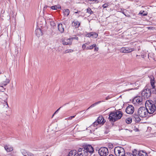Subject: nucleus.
<instances>
[{
    "instance_id": "nucleus-35",
    "label": "nucleus",
    "mask_w": 156,
    "mask_h": 156,
    "mask_svg": "<svg viewBox=\"0 0 156 156\" xmlns=\"http://www.w3.org/2000/svg\"><path fill=\"white\" fill-rule=\"evenodd\" d=\"M71 39V41L73 42V39H76V40H78V37H72L70 38Z\"/></svg>"
},
{
    "instance_id": "nucleus-33",
    "label": "nucleus",
    "mask_w": 156,
    "mask_h": 156,
    "mask_svg": "<svg viewBox=\"0 0 156 156\" xmlns=\"http://www.w3.org/2000/svg\"><path fill=\"white\" fill-rule=\"evenodd\" d=\"M108 147L109 148L112 149L113 148V145L111 143H109L108 144Z\"/></svg>"
},
{
    "instance_id": "nucleus-11",
    "label": "nucleus",
    "mask_w": 156,
    "mask_h": 156,
    "mask_svg": "<svg viewBox=\"0 0 156 156\" xmlns=\"http://www.w3.org/2000/svg\"><path fill=\"white\" fill-rule=\"evenodd\" d=\"M134 108L132 105H129L126 109V112L128 114H132L134 112Z\"/></svg>"
},
{
    "instance_id": "nucleus-14",
    "label": "nucleus",
    "mask_w": 156,
    "mask_h": 156,
    "mask_svg": "<svg viewBox=\"0 0 156 156\" xmlns=\"http://www.w3.org/2000/svg\"><path fill=\"white\" fill-rule=\"evenodd\" d=\"M98 34L96 32H92L89 33L87 34L86 35V37H92L94 38H96L98 36Z\"/></svg>"
},
{
    "instance_id": "nucleus-4",
    "label": "nucleus",
    "mask_w": 156,
    "mask_h": 156,
    "mask_svg": "<svg viewBox=\"0 0 156 156\" xmlns=\"http://www.w3.org/2000/svg\"><path fill=\"white\" fill-rule=\"evenodd\" d=\"M114 153L116 156H124L125 155L124 149L120 147H115L114 149Z\"/></svg>"
},
{
    "instance_id": "nucleus-49",
    "label": "nucleus",
    "mask_w": 156,
    "mask_h": 156,
    "mask_svg": "<svg viewBox=\"0 0 156 156\" xmlns=\"http://www.w3.org/2000/svg\"><path fill=\"white\" fill-rule=\"evenodd\" d=\"M110 98L109 97V96H108L105 98V99L106 100H107L108 99H109Z\"/></svg>"
},
{
    "instance_id": "nucleus-24",
    "label": "nucleus",
    "mask_w": 156,
    "mask_h": 156,
    "mask_svg": "<svg viewBox=\"0 0 156 156\" xmlns=\"http://www.w3.org/2000/svg\"><path fill=\"white\" fill-rule=\"evenodd\" d=\"M132 122V118L131 117L128 118L125 120L126 122L128 124H130Z\"/></svg>"
},
{
    "instance_id": "nucleus-34",
    "label": "nucleus",
    "mask_w": 156,
    "mask_h": 156,
    "mask_svg": "<svg viewBox=\"0 0 156 156\" xmlns=\"http://www.w3.org/2000/svg\"><path fill=\"white\" fill-rule=\"evenodd\" d=\"M124 156H132V154L129 152H126Z\"/></svg>"
},
{
    "instance_id": "nucleus-59",
    "label": "nucleus",
    "mask_w": 156,
    "mask_h": 156,
    "mask_svg": "<svg viewBox=\"0 0 156 156\" xmlns=\"http://www.w3.org/2000/svg\"><path fill=\"white\" fill-rule=\"evenodd\" d=\"M46 156H48V155H46Z\"/></svg>"
},
{
    "instance_id": "nucleus-40",
    "label": "nucleus",
    "mask_w": 156,
    "mask_h": 156,
    "mask_svg": "<svg viewBox=\"0 0 156 156\" xmlns=\"http://www.w3.org/2000/svg\"><path fill=\"white\" fill-rule=\"evenodd\" d=\"M50 24L53 27H54L55 26V24L54 22H51Z\"/></svg>"
},
{
    "instance_id": "nucleus-36",
    "label": "nucleus",
    "mask_w": 156,
    "mask_h": 156,
    "mask_svg": "<svg viewBox=\"0 0 156 156\" xmlns=\"http://www.w3.org/2000/svg\"><path fill=\"white\" fill-rule=\"evenodd\" d=\"M99 123L98 122H97L96 121L94 122L92 124V125H93L94 126H96L98 125Z\"/></svg>"
},
{
    "instance_id": "nucleus-53",
    "label": "nucleus",
    "mask_w": 156,
    "mask_h": 156,
    "mask_svg": "<svg viewBox=\"0 0 156 156\" xmlns=\"http://www.w3.org/2000/svg\"><path fill=\"white\" fill-rule=\"evenodd\" d=\"M109 156H114L112 154H110Z\"/></svg>"
},
{
    "instance_id": "nucleus-29",
    "label": "nucleus",
    "mask_w": 156,
    "mask_h": 156,
    "mask_svg": "<svg viewBox=\"0 0 156 156\" xmlns=\"http://www.w3.org/2000/svg\"><path fill=\"white\" fill-rule=\"evenodd\" d=\"M87 12L89 13L90 14V15L93 13V12L91 10L90 8H88L87 9Z\"/></svg>"
},
{
    "instance_id": "nucleus-17",
    "label": "nucleus",
    "mask_w": 156,
    "mask_h": 156,
    "mask_svg": "<svg viewBox=\"0 0 156 156\" xmlns=\"http://www.w3.org/2000/svg\"><path fill=\"white\" fill-rule=\"evenodd\" d=\"M137 156H148L147 153L144 150L140 151L138 153Z\"/></svg>"
},
{
    "instance_id": "nucleus-30",
    "label": "nucleus",
    "mask_w": 156,
    "mask_h": 156,
    "mask_svg": "<svg viewBox=\"0 0 156 156\" xmlns=\"http://www.w3.org/2000/svg\"><path fill=\"white\" fill-rule=\"evenodd\" d=\"M110 5L109 3H107L102 5V7L104 8H106L108 7V6Z\"/></svg>"
},
{
    "instance_id": "nucleus-7",
    "label": "nucleus",
    "mask_w": 156,
    "mask_h": 156,
    "mask_svg": "<svg viewBox=\"0 0 156 156\" xmlns=\"http://www.w3.org/2000/svg\"><path fill=\"white\" fill-rule=\"evenodd\" d=\"M0 87L2 88L1 89V90L2 92H3V94L2 95H0V98L2 99L3 101L8 106L7 100L8 98V96L6 94L3 93L4 91L5 90V88H4L3 87V86H1Z\"/></svg>"
},
{
    "instance_id": "nucleus-21",
    "label": "nucleus",
    "mask_w": 156,
    "mask_h": 156,
    "mask_svg": "<svg viewBox=\"0 0 156 156\" xmlns=\"http://www.w3.org/2000/svg\"><path fill=\"white\" fill-rule=\"evenodd\" d=\"M9 80L6 79L5 81L2 82L1 84L2 85V86H5L9 83Z\"/></svg>"
},
{
    "instance_id": "nucleus-38",
    "label": "nucleus",
    "mask_w": 156,
    "mask_h": 156,
    "mask_svg": "<svg viewBox=\"0 0 156 156\" xmlns=\"http://www.w3.org/2000/svg\"><path fill=\"white\" fill-rule=\"evenodd\" d=\"M102 120L101 121V124L103 125L106 121L103 117Z\"/></svg>"
},
{
    "instance_id": "nucleus-2",
    "label": "nucleus",
    "mask_w": 156,
    "mask_h": 156,
    "mask_svg": "<svg viewBox=\"0 0 156 156\" xmlns=\"http://www.w3.org/2000/svg\"><path fill=\"white\" fill-rule=\"evenodd\" d=\"M122 115V113L120 111H112L110 112L109 115L108 119L110 121L113 122L120 119Z\"/></svg>"
},
{
    "instance_id": "nucleus-19",
    "label": "nucleus",
    "mask_w": 156,
    "mask_h": 156,
    "mask_svg": "<svg viewBox=\"0 0 156 156\" xmlns=\"http://www.w3.org/2000/svg\"><path fill=\"white\" fill-rule=\"evenodd\" d=\"M5 149L7 152H11L13 150V147L9 145H6L5 147Z\"/></svg>"
},
{
    "instance_id": "nucleus-10",
    "label": "nucleus",
    "mask_w": 156,
    "mask_h": 156,
    "mask_svg": "<svg viewBox=\"0 0 156 156\" xmlns=\"http://www.w3.org/2000/svg\"><path fill=\"white\" fill-rule=\"evenodd\" d=\"M85 151L84 147L79 148L77 151L78 156H87L88 155V152Z\"/></svg>"
},
{
    "instance_id": "nucleus-46",
    "label": "nucleus",
    "mask_w": 156,
    "mask_h": 156,
    "mask_svg": "<svg viewBox=\"0 0 156 156\" xmlns=\"http://www.w3.org/2000/svg\"><path fill=\"white\" fill-rule=\"evenodd\" d=\"M49 7V6H47V5H45V6L44 7V8H43V11H44V10H45V9H46L47 8H48V7Z\"/></svg>"
},
{
    "instance_id": "nucleus-44",
    "label": "nucleus",
    "mask_w": 156,
    "mask_h": 156,
    "mask_svg": "<svg viewBox=\"0 0 156 156\" xmlns=\"http://www.w3.org/2000/svg\"><path fill=\"white\" fill-rule=\"evenodd\" d=\"M75 116H75H70L68 118H67V119H70V120H71V119H72L73 118H74Z\"/></svg>"
},
{
    "instance_id": "nucleus-20",
    "label": "nucleus",
    "mask_w": 156,
    "mask_h": 156,
    "mask_svg": "<svg viewBox=\"0 0 156 156\" xmlns=\"http://www.w3.org/2000/svg\"><path fill=\"white\" fill-rule=\"evenodd\" d=\"M63 15L65 16H68L70 13V11L68 9H64L63 10Z\"/></svg>"
},
{
    "instance_id": "nucleus-3",
    "label": "nucleus",
    "mask_w": 156,
    "mask_h": 156,
    "mask_svg": "<svg viewBox=\"0 0 156 156\" xmlns=\"http://www.w3.org/2000/svg\"><path fill=\"white\" fill-rule=\"evenodd\" d=\"M145 106L147 108L149 114H152L156 112V107L153 101L151 100L148 101L146 102Z\"/></svg>"
},
{
    "instance_id": "nucleus-12",
    "label": "nucleus",
    "mask_w": 156,
    "mask_h": 156,
    "mask_svg": "<svg viewBox=\"0 0 156 156\" xmlns=\"http://www.w3.org/2000/svg\"><path fill=\"white\" fill-rule=\"evenodd\" d=\"M84 150L85 151H87L88 154L89 153H92L94 151V148L93 147L90 145H86L84 147Z\"/></svg>"
},
{
    "instance_id": "nucleus-16",
    "label": "nucleus",
    "mask_w": 156,
    "mask_h": 156,
    "mask_svg": "<svg viewBox=\"0 0 156 156\" xmlns=\"http://www.w3.org/2000/svg\"><path fill=\"white\" fill-rule=\"evenodd\" d=\"M36 35L37 37H39L43 35L42 30L40 28L36 29L35 31Z\"/></svg>"
},
{
    "instance_id": "nucleus-45",
    "label": "nucleus",
    "mask_w": 156,
    "mask_h": 156,
    "mask_svg": "<svg viewBox=\"0 0 156 156\" xmlns=\"http://www.w3.org/2000/svg\"><path fill=\"white\" fill-rule=\"evenodd\" d=\"M86 44H84L83 45L82 47V48L83 49H85V48H86Z\"/></svg>"
},
{
    "instance_id": "nucleus-41",
    "label": "nucleus",
    "mask_w": 156,
    "mask_h": 156,
    "mask_svg": "<svg viewBox=\"0 0 156 156\" xmlns=\"http://www.w3.org/2000/svg\"><path fill=\"white\" fill-rule=\"evenodd\" d=\"M151 85L152 87H154V81H151Z\"/></svg>"
},
{
    "instance_id": "nucleus-8",
    "label": "nucleus",
    "mask_w": 156,
    "mask_h": 156,
    "mask_svg": "<svg viewBox=\"0 0 156 156\" xmlns=\"http://www.w3.org/2000/svg\"><path fill=\"white\" fill-rule=\"evenodd\" d=\"M143 98L138 96L134 98L133 100V103L136 105H140L143 104Z\"/></svg>"
},
{
    "instance_id": "nucleus-39",
    "label": "nucleus",
    "mask_w": 156,
    "mask_h": 156,
    "mask_svg": "<svg viewBox=\"0 0 156 156\" xmlns=\"http://www.w3.org/2000/svg\"><path fill=\"white\" fill-rule=\"evenodd\" d=\"M105 125H106L105 127L106 129H108L109 127L110 126L108 124V123H106V124H105Z\"/></svg>"
},
{
    "instance_id": "nucleus-25",
    "label": "nucleus",
    "mask_w": 156,
    "mask_h": 156,
    "mask_svg": "<svg viewBox=\"0 0 156 156\" xmlns=\"http://www.w3.org/2000/svg\"><path fill=\"white\" fill-rule=\"evenodd\" d=\"M139 151H137L136 149H134L132 151V156H137L138 152Z\"/></svg>"
},
{
    "instance_id": "nucleus-55",
    "label": "nucleus",
    "mask_w": 156,
    "mask_h": 156,
    "mask_svg": "<svg viewBox=\"0 0 156 156\" xmlns=\"http://www.w3.org/2000/svg\"><path fill=\"white\" fill-rule=\"evenodd\" d=\"M54 114H53V115H52V117H53V116H54Z\"/></svg>"
},
{
    "instance_id": "nucleus-13",
    "label": "nucleus",
    "mask_w": 156,
    "mask_h": 156,
    "mask_svg": "<svg viewBox=\"0 0 156 156\" xmlns=\"http://www.w3.org/2000/svg\"><path fill=\"white\" fill-rule=\"evenodd\" d=\"M62 44L64 45H72V43L70 38L68 39L64 38L62 40Z\"/></svg>"
},
{
    "instance_id": "nucleus-15",
    "label": "nucleus",
    "mask_w": 156,
    "mask_h": 156,
    "mask_svg": "<svg viewBox=\"0 0 156 156\" xmlns=\"http://www.w3.org/2000/svg\"><path fill=\"white\" fill-rule=\"evenodd\" d=\"M67 156H78V154L76 150H72L69 152Z\"/></svg>"
},
{
    "instance_id": "nucleus-54",
    "label": "nucleus",
    "mask_w": 156,
    "mask_h": 156,
    "mask_svg": "<svg viewBox=\"0 0 156 156\" xmlns=\"http://www.w3.org/2000/svg\"><path fill=\"white\" fill-rule=\"evenodd\" d=\"M23 156H27V155L25 154H23Z\"/></svg>"
},
{
    "instance_id": "nucleus-58",
    "label": "nucleus",
    "mask_w": 156,
    "mask_h": 156,
    "mask_svg": "<svg viewBox=\"0 0 156 156\" xmlns=\"http://www.w3.org/2000/svg\"><path fill=\"white\" fill-rule=\"evenodd\" d=\"M138 56V55H136V56Z\"/></svg>"
},
{
    "instance_id": "nucleus-37",
    "label": "nucleus",
    "mask_w": 156,
    "mask_h": 156,
    "mask_svg": "<svg viewBox=\"0 0 156 156\" xmlns=\"http://www.w3.org/2000/svg\"><path fill=\"white\" fill-rule=\"evenodd\" d=\"M67 104L66 103V104H64V105H63V106H62V107H60L59 108H58V109H57V110L54 113V114H55L58 111H59V110L60 109V108H61L62 107H63V106H64L66 105Z\"/></svg>"
},
{
    "instance_id": "nucleus-1",
    "label": "nucleus",
    "mask_w": 156,
    "mask_h": 156,
    "mask_svg": "<svg viewBox=\"0 0 156 156\" xmlns=\"http://www.w3.org/2000/svg\"><path fill=\"white\" fill-rule=\"evenodd\" d=\"M148 114L149 112L146 107H141L138 109L137 113L135 112L133 115V119L136 122H139L141 121L140 117H145L148 116Z\"/></svg>"
},
{
    "instance_id": "nucleus-47",
    "label": "nucleus",
    "mask_w": 156,
    "mask_h": 156,
    "mask_svg": "<svg viewBox=\"0 0 156 156\" xmlns=\"http://www.w3.org/2000/svg\"><path fill=\"white\" fill-rule=\"evenodd\" d=\"M28 156H34V155L31 153H29L28 154Z\"/></svg>"
},
{
    "instance_id": "nucleus-26",
    "label": "nucleus",
    "mask_w": 156,
    "mask_h": 156,
    "mask_svg": "<svg viewBox=\"0 0 156 156\" xmlns=\"http://www.w3.org/2000/svg\"><path fill=\"white\" fill-rule=\"evenodd\" d=\"M103 118V117L102 116H99L98 118L96 121L98 122L99 124H101V120Z\"/></svg>"
},
{
    "instance_id": "nucleus-31",
    "label": "nucleus",
    "mask_w": 156,
    "mask_h": 156,
    "mask_svg": "<svg viewBox=\"0 0 156 156\" xmlns=\"http://www.w3.org/2000/svg\"><path fill=\"white\" fill-rule=\"evenodd\" d=\"M75 26L77 27H79L80 25V23L78 21H76L74 22Z\"/></svg>"
},
{
    "instance_id": "nucleus-22",
    "label": "nucleus",
    "mask_w": 156,
    "mask_h": 156,
    "mask_svg": "<svg viewBox=\"0 0 156 156\" xmlns=\"http://www.w3.org/2000/svg\"><path fill=\"white\" fill-rule=\"evenodd\" d=\"M104 101H98L97 102H96L95 103H94L92 104L91 105H90L87 109V110H88V109H89V108H92L94 106H96V105L98 104H100V103H101V102H103Z\"/></svg>"
},
{
    "instance_id": "nucleus-42",
    "label": "nucleus",
    "mask_w": 156,
    "mask_h": 156,
    "mask_svg": "<svg viewBox=\"0 0 156 156\" xmlns=\"http://www.w3.org/2000/svg\"><path fill=\"white\" fill-rule=\"evenodd\" d=\"M121 12L122 13H123V14H124L125 16H126V14H125V12H124V9H123L122 10V9H121Z\"/></svg>"
},
{
    "instance_id": "nucleus-50",
    "label": "nucleus",
    "mask_w": 156,
    "mask_h": 156,
    "mask_svg": "<svg viewBox=\"0 0 156 156\" xmlns=\"http://www.w3.org/2000/svg\"><path fill=\"white\" fill-rule=\"evenodd\" d=\"M90 43L89 42H88L86 43L85 44H86V45H89V44Z\"/></svg>"
},
{
    "instance_id": "nucleus-32",
    "label": "nucleus",
    "mask_w": 156,
    "mask_h": 156,
    "mask_svg": "<svg viewBox=\"0 0 156 156\" xmlns=\"http://www.w3.org/2000/svg\"><path fill=\"white\" fill-rule=\"evenodd\" d=\"M73 51V50L72 49H67L65 51H64V53H68L69 52H72Z\"/></svg>"
},
{
    "instance_id": "nucleus-52",
    "label": "nucleus",
    "mask_w": 156,
    "mask_h": 156,
    "mask_svg": "<svg viewBox=\"0 0 156 156\" xmlns=\"http://www.w3.org/2000/svg\"><path fill=\"white\" fill-rule=\"evenodd\" d=\"M141 57L143 58H144V55H141Z\"/></svg>"
},
{
    "instance_id": "nucleus-57",
    "label": "nucleus",
    "mask_w": 156,
    "mask_h": 156,
    "mask_svg": "<svg viewBox=\"0 0 156 156\" xmlns=\"http://www.w3.org/2000/svg\"><path fill=\"white\" fill-rule=\"evenodd\" d=\"M139 48H138V50H139Z\"/></svg>"
},
{
    "instance_id": "nucleus-18",
    "label": "nucleus",
    "mask_w": 156,
    "mask_h": 156,
    "mask_svg": "<svg viewBox=\"0 0 156 156\" xmlns=\"http://www.w3.org/2000/svg\"><path fill=\"white\" fill-rule=\"evenodd\" d=\"M58 29L60 31V33H62L64 32V27L63 26L62 24L59 23L58 26Z\"/></svg>"
},
{
    "instance_id": "nucleus-5",
    "label": "nucleus",
    "mask_w": 156,
    "mask_h": 156,
    "mask_svg": "<svg viewBox=\"0 0 156 156\" xmlns=\"http://www.w3.org/2000/svg\"><path fill=\"white\" fill-rule=\"evenodd\" d=\"M151 94L150 89L148 88L144 89L142 92L141 97L145 100L147 99L151 96Z\"/></svg>"
},
{
    "instance_id": "nucleus-51",
    "label": "nucleus",
    "mask_w": 156,
    "mask_h": 156,
    "mask_svg": "<svg viewBox=\"0 0 156 156\" xmlns=\"http://www.w3.org/2000/svg\"><path fill=\"white\" fill-rule=\"evenodd\" d=\"M90 1H95V2L97 1L98 0H90Z\"/></svg>"
},
{
    "instance_id": "nucleus-43",
    "label": "nucleus",
    "mask_w": 156,
    "mask_h": 156,
    "mask_svg": "<svg viewBox=\"0 0 156 156\" xmlns=\"http://www.w3.org/2000/svg\"><path fill=\"white\" fill-rule=\"evenodd\" d=\"M94 50L95 51H98V48L96 46V45L94 47Z\"/></svg>"
},
{
    "instance_id": "nucleus-48",
    "label": "nucleus",
    "mask_w": 156,
    "mask_h": 156,
    "mask_svg": "<svg viewBox=\"0 0 156 156\" xmlns=\"http://www.w3.org/2000/svg\"><path fill=\"white\" fill-rule=\"evenodd\" d=\"M80 11H77V12H75V13H80Z\"/></svg>"
},
{
    "instance_id": "nucleus-9",
    "label": "nucleus",
    "mask_w": 156,
    "mask_h": 156,
    "mask_svg": "<svg viewBox=\"0 0 156 156\" xmlns=\"http://www.w3.org/2000/svg\"><path fill=\"white\" fill-rule=\"evenodd\" d=\"M136 49L134 48H130L129 47H122L120 50V51L122 53H130Z\"/></svg>"
},
{
    "instance_id": "nucleus-6",
    "label": "nucleus",
    "mask_w": 156,
    "mask_h": 156,
    "mask_svg": "<svg viewBox=\"0 0 156 156\" xmlns=\"http://www.w3.org/2000/svg\"><path fill=\"white\" fill-rule=\"evenodd\" d=\"M98 152L100 156H106L109 154L108 148L105 147H101L99 149Z\"/></svg>"
},
{
    "instance_id": "nucleus-28",
    "label": "nucleus",
    "mask_w": 156,
    "mask_h": 156,
    "mask_svg": "<svg viewBox=\"0 0 156 156\" xmlns=\"http://www.w3.org/2000/svg\"><path fill=\"white\" fill-rule=\"evenodd\" d=\"M95 45H96V44H93L91 45L90 46L87 47L86 49H87V50H89V49L91 50V49H92L93 48H94V47L95 46Z\"/></svg>"
},
{
    "instance_id": "nucleus-23",
    "label": "nucleus",
    "mask_w": 156,
    "mask_h": 156,
    "mask_svg": "<svg viewBox=\"0 0 156 156\" xmlns=\"http://www.w3.org/2000/svg\"><path fill=\"white\" fill-rule=\"evenodd\" d=\"M50 8L52 10H56L57 9H60L61 6L59 5H55L52 6Z\"/></svg>"
},
{
    "instance_id": "nucleus-56",
    "label": "nucleus",
    "mask_w": 156,
    "mask_h": 156,
    "mask_svg": "<svg viewBox=\"0 0 156 156\" xmlns=\"http://www.w3.org/2000/svg\"><path fill=\"white\" fill-rule=\"evenodd\" d=\"M139 48H138V50H139Z\"/></svg>"
},
{
    "instance_id": "nucleus-27",
    "label": "nucleus",
    "mask_w": 156,
    "mask_h": 156,
    "mask_svg": "<svg viewBox=\"0 0 156 156\" xmlns=\"http://www.w3.org/2000/svg\"><path fill=\"white\" fill-rule=\"evenodd\" d=\"M139 14H140L143 16H145L147 14V12H145L144 11H141L139 12Z\"/></svg>"
}]
</instances>
